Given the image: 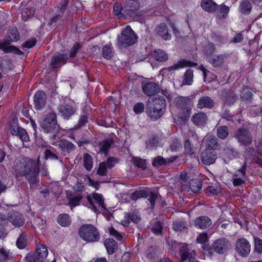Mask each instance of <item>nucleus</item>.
<instances>
[{
  "label": "nucleus",
  "instance_id": "obj_1",
  "mask_svg": "<svg viewBox=\"0 0 262 262\" xmlns=\"http://www.w3.org/2000/svg\"><path fill=\"white\" fill-rule=\"evenodd\" d=\"M39 158L36 162L34 160L26 158L24 159L22 165L16 168L15 171L16 177H25L31 189H36L39 185Z\"/></svg>",
  "mask_w": 262,
  "mask_h": 262
},
{
  "label": "nucleus",
  "instance_id": "obj_2",
  "mask_svg": "<svg viewBox=\"0 0 262 262\" xmlns=\"http://www.w3.org/2000/svg\"><path fill=\"white\" fill-rule=\"evenodd\" d=\"M166 108V100L163 97L156 96L152 101L148 100L145 112L152 120H158L163 115Z\"/></svg>",
  "mask_w": 262,
  "mask_h": 262
},
{
  "label": "nucleus",
  "instance_id": "obj_3",
  "mask_svg": "<svg viewBox=\"0 0 262 262\" xmlns=\"http://www.w3.org/2000/svg\"><path fill=\"white\" fill-rule=\"evenodd\" d=\"M80 237L86 243H96L100 239V233L98 228L91 224L82 225L78 229Z\"/></svg>",
  "mask_w": 262,
  "mask_h": 262
},
{
  "label": "nucleus",
  "instance_id": "obj_4",
  "mask_svg": "<svg viewBox=\"0 0 262 262\" xmlns=\"http://www.w3.org/2000/svg\"><path fill=\"white\" fill-rule=\"evenodd\" d=\"M40 125L42 132L51 134L53 138L56 136L60 128L57 123L56 114L53 112L48 113L41 121Z\"/></svg>",
  "mask_w": 262,
  "mask_h": 262
},
{
  "label": "nucleus",
  "instance_id": "obj_5",
  "mask_svg": "<svg viewBox=\"0 0 262 262\" xmlns=\"http://www.w3.org/2000/svg\"><path fill=\"white\" fill-rule=\"evenodd\" d=\"M138 36L129 26H126L117 37V46L121 49L134 45Z\"/></svg>",
  "mask_w": 262,
  "mask_h": 262
},
{
  "label": "nucleus",
  "instance_id": "obj_6",
  "mask_svg": "<svg viewBox=\"0 0 262 262\" xmlns=\"http://www.w3.org/2000/svg\"><path fill=\"white\" fill-rule=\"evenodd\" d=\"M194 97L193 95L187 97L178 96L174 99L173 102L176 107L184 111L187 118H189L190 116Z\"/></svg>",
  "mask_w": 262,
  "mask_h": 262
},
{
  "label": "nucleus",
  "instance_id": "obj_7",
  "mask_svg": "<svg viewBox=\"0 0 262 262\" xmlns=\"http://www.w3.org/2000/svg\"><path fill=\"white\" fill-rule=\"evenodd\" d=\"M60 115L64 120H69L76 112L77 108L74 102L71 100L61 101L57 107Z\"/></svg>",
  "mask_w": 262,
  "mask_h": 262
},
{
  "label": "nucleus",
  "instance_id": "obj_8",
  "mask_svg": "<svg viewBox=\"0 0 262 262\" xmlns=\"http://www.w3.org/2000/svg\"><path fill=\"white\" fill-rule=\"evenodd\" d=\"M234 137L241 145L245 146L250 145L252 142V137L248 125H243L236 130Z\"/></svg>",
  "mask_w": 262,
  "mask_h": 262
},
{
  "label": "nucleus",
  "instance_id": "obj_9",
  "mask_svg": "<svg viewBox=\"0 0 262 262\" xmlns=\"http://www.w3.org/2000/svg\"><path fill=\"white\" fill-rule=\"evenodd\" d=\"M54 54L51 57L49 66L52 71H56L67 63L69 59V52L65 50Z\"/></svg>",
  "mask_w": 262,
  "mask_h": 262
},
{
  "label": "nucleus",
  "instance_id": "obj_10",
  "mask_svg": "<svg viewBox=\"0 0 262 262\" xmlns=\"http://www.w3.org/2000/svg\"><path fill=\"white\" fill-rule=\"evenodd\" d=\"M180 156L174 155L165 158L161 156H158L152 159L151 165L153 167L159 168L169 167L172 164L176 162Z\"/></svg>",
  "mask_w": 262,
  "mask_h": 262
},
{
  "label": "nucleus",
  "instance_id": "obj_11",
  "mask_svg": "<svg viewBox=\"0 0 262 262\" xmlns=\"http://www.w3.org/2000/svg\"><path fill=\"white\" fill-rule=\"evenodd\" d=\"M231 242L227 238H220L213 242L212 244V248L214 251L220 254L225 253L231 248Z\"/></svg>",
  "mask_w": 262,
  "mask_h": 262
},
{
  "label": "nucleus",
  "instance_id": "obj_12",
  "mask_svg": "<svg viewBox=\"0 0 262 262\" xmlns=\"http://www.w3.org/2000/svg\"><path fill=\"white\" fill-rule=\"evenodd\" d=\"M235 250L239 255L247 257L251 251V245L245 238L237 239L235 243Z\"/></svg>",
  "mask_w": 262,
  "mask_h": 262
},
{
  "label": "nucleus",
  "instance_id": "obj_13",
  "mask_svg": "<svg viewBox=\"0 0 262 262\" xmlns=\"http://www.w3.org/2000/svg\"><path fill=\"white\" fill-rule=\"evenodd\" d=\"M140 3L137 0H128L124 6V14L126 19H131L136 15L140 8Z\"/></svg>",
  "mask_w": 262,
  "mask_h": 262
},
{
  "label": "nucleus",
  "instance_id": "obj_14",
  "mask_svg": "<svg viewBox=\"0 0 262 262\" xmlns=\"http://www.w3.org/2000/svg\"><path fill=\"white\" fill-rule=\"evenodd\" d=\"M181 260L182 262H199L195 257L196 253L194 250L189 249L187 244H185L179 249Z\"/></svg>",
  "mask_w": 262,
  "mask_h": 262
},
{
  "label": "nucleus",
  "instance_id": "obj_15",
  "mask_svg": "<svg viewBox=\"0 0 262 262\" xmlns=\"http://www.w3.org/2000/svg\"><path fill=\"white\" fill-rule=\"evenodd\" d=\"M86 199L95 212H97L98 211L97 207H101L103 209H106L104 199L102 194L96 193L93 194V198L90 195H88Z\"/></svg>",
  "mask_w": 262,
  "mask_h": 262
},
{
  "label": "nucleus",
  "instance_id": "obj_16",
  "mask_svg": "<svg viewBox=\"0 0 262 262\" xmlns=\"http://www.w3.org/2000/svg\"><path fill=\"white\" fill-rule=\"evenodd\" d=\"M8 221L15 227H20L25 224L23 215L17 211H11L8 213Z\"/></svg>",
  "mask_w": 262,
  "mask_h": 262
},
{
  "label": "nucleus",
  "instance_id": "obj_17",
  "mask_svg": "<svg viewBox=\"0 0 262 262\" xmlns=\"http://www.w3.org/2000/svg\"><path fill=\"white\" fill-rule=\"evenodd\" d=\"M217 158V154L214 150L205 149L201 156L202 163L206 165L213 164Z\"/></svg>",
  "mask_w": 262,
  "mask_h": 262
},
{
  "label": "nucleus",
  "instance_id": "obj_18",
  "mask_svg": "<svg viewBox=\"0 0 262 262\" xmlns=\"http://www.w3.org/2000/svg\"><path fill=\"white\" fill-rule=\"evenodd\" d=\"M47 98V97L45 92L41 91L36 92L34 96L35 109L38 111L42 110L46 106Z\"/></svg>",
  "mask_w": 262,
  "mask_h": 262
},
{
  "label": "nucleus",
  "instance_id": "obj_19",
  "mask_svg": "<svg viewBox=\"0 0 262 262\" xmlns=\"http://www.w3.org/2000/svg\"><path fill=\"white\" fill-rule=\"evenodd\" d=\"M58 146L64 156L74 151L76 149V146L73 143L65 139L61 140L58 143Z\"/></svg>",
  "mask_w": 262,
  "mask_h": 262
},
{
  "label": "nucleus",
  "instance_id": "obj_20",
  "mask_svg": "<svg viewBox=\"0 0 262 262\" xmlns=\"http://www.w3.org/2000/svg\"><path fill=\"white\" fill-rule=\"evenodd\" d=\"M142 89L144 93L148 96L155 95L160 91L159 85L152 82H143Z\"/></svg>",
  "mask_w": 262,
  "mask_h": 262
},
{
  "label": "nucleus",
  "instance_id": "obj_21",
  "mask_svg": "<svg viewBox=\"0 0 262 262\" xmlns=\"http://www.w3.org/2000/svg\"><path fill=\"white\" fill-rule=\"evenodd\" d=\"M214 105L215 102L212 98L208 96H202L198 99L196 107L200 110L211 109Z\"/></svg>",
  "mask_w": 262,
  "mask_h": 262
},
{
  "label": "nucleus",
  "instance_id": "obj_22",
  "mask_svg": "<svg viewBox=\"0 0 262 262\" xmlns=\"http://www.w3.org/2000/svg\"><path fill=\"white\" fill-rule=\"evenodd\" d=\"M197 66L198 63H196L188 61L186 59H182L180 60L177 63L174 64L173 66L168 67L165 69L164 70L166 71V72H172L174 71L175 70H178L181 68H183L184 67H194Z\"/></svg>",
  "mask_w": 262,
  "mask_h": 262
},
{
  "label": "nucleus",
  "instance_id": "obj_23",
  "mask_svg": "<svg viewBox=\"0 0 262 262\" xmlns=\"http://www.w3.org/2000/svg\"><path fill=\"white\" fill-rule=\"evenodd\" d=\"M10 132L12 135L18 136L23 142H27L29 140L27 131L21 127L12 125L10 128Z\"/></svg>",
  "mask_w": 262,
  "mask_h": 262
},
{
  "label": "nucleus",
  "instance_id": "obj_24",
  "mask_svg": "<svg viewBox=\"0 0 262 262\" xmlns=\"http://www.w3.org/2000/svg\"><path fill=\"white\" fill-rule=\"evenodd\" d=\"M212 225L211 219L207 216H200L194 220V225L195 227L206 229Z\"/></svg>",
  "mask_w": 262,
  "mask_h": 262
},
{
  "label": "nucleus",
  "instance_id": "obj_25",
  "mask_svg": "<svg viewBox=\"0 0 262 262\" xmlns=\"http://www.w3.org/2000/svg\"><path fill=\"white\" fill-rule=\"evenodd\" d=\"M125 221L123 225L125 227L129 226V223L133 222L138 223L141 221L140 214L138 210L135 209L131 213L125 214Z\"/></svg>",
  "mask_w": 262,
  "mask_h": 262
},
{
  "label": "nucleus",
  "instance_id": "obj_26",
  "mask_svg": "<svg viewBox=\"0 0 262 262\" xmlns=\"http://www.w3.org/2000/svg\"><path fill=\"white\" fill-rule=\"evenodd\" d=\"M226 57V56L225 54L213 55L211 57H207L206 60L213 67L219 68L223 65Z\"/></svg>",
  "mask_w": 262,
  "mask_h": 262
},
{
  "label": "nucleus",
  "instance_id": "obj_27",
  "mask_svg": "<svg viewBox=\"0 0 262 262\" xmlns=\"http://www.w3.org/2000/svg\"><path fill=\"white\" fill-rule=\"evenodd\" d=\"M208 117L204 112H199L194 114L191 117V121L197 126H203L207 123Z\"/></svg>",
  "mask_w": 262,
  "mask_h": 262
},
{
  "label": "nucleus",
  "instance_id": "obj_28",
  "mask_svg": "<svg viewBox=\"0 0 262 262\" xmlns=\"http://www.w3.org/2000/svg\"><path fill=\"white\" fill-rule=\"evenodd\" d=\"M156 31L157 35L164 40H167L171 39V34L169 33L168 27L165 23H161L156 27Z\"/></svg>",
  "mask_w": 262,
  "mask_h": 262
},
{
  "label": "nucleus",
  "instance_id": "obj_29",
  "mask_svg": "<svg viewBox=\"0 0 262 262\" xmlns=\"http://www.w3.org/2000/svg\"><path fill=\"white\" fill-rule=\"evenodd\" d=\"M114 141L113 138H108L102 140L99 143V152L104 154L105 156H107L108 151L114 145Z\"/></svg>",
  "mask_w": 262,
  "mask_h": 262
},
{
  "label": "nucleus",
  "instance_id": "obj_30",
  "mask_svg": "<svg viewBox=\"0 0 262 262\" xmlns=\"http://www.w3.org/2000/svg\"><path fill=\"white\" fill-rule=\"evenodd\" d=\"M201 6L204 10L211 13L215 12L218 7L212 0H202Z\"/></svg>",
  "mask_w": 262,
  "mask_h": 262
},
{
  "label": "nucleus",
  "instance_id": "obj_31",
  "mask_svg": "<svg viewBox=\"0 0 262 262\" xmlns=\"http://www.w3.org/2000/svg\"><path fill=\"white\" fill-rule=\"evenodd\" d=\"M107 253L109 255L114 253L118 249L116 242L113 238H107L104 242Z\"/></svg>",
  "mask_w": 262,
  "mask_h": 262
},
{
  "label": "nucleus",
  "instance_id": "obj_32",
  "mask_svg": "<svg viewBox=\"0 0 262 262\" xmlns=\"http://www.w3.org/2000/svg\"><path fill=\"white\" fill-rule=\"evenodd\" d=\"M144 252L146 257L148 259L154 260L158 257L159 251L156 246H148Z\"/></svg>",
  "mask_w": 262,
  "mask_h": 262
},
{
  "label": "nucleus",
  "instance_id": "obj_33",
  "mask_svg": "<svg viewBox=\"0 0 262 262\" xmlns=\"http://www.w3.org/2000/svg\"><path fill=\"white\" fill-rule=\"evenodd\" d=\"M7 41L6 43L9 42H14L18 41L20 38V35L18 29L16 28H13L10 29L7 33Z\"/></svg>",
  "mask_w": 262,
  "mask_h": 262
},
{
  "label": "nucleus",
  "instance_id": "obj_34",
  "mask_svg": "<svg viewBox=\"0 0 262 262\" xmlns=\"http://www.w3.org/2000/svg\"><path fill=\"white\" fill-rule=\"evenodd\" d=\"M217 139L212 136H210L208 137L206 140V149H210L214 150L215 151L216 149H219L220 147V144L218 143Z\"/></svg>",
  "mask_w": 262,
  "mask_h": 262
},
{
  "label": "nucleus",
  "instance_id": "obj_35",
  "mask_svg": "<svg viewBox=\"0 0 262 262\" xmlns=\"http://www.w3.org/2000/svg\"><path fill=\"white\" fill-rule=\"evenodd\" d=\"M147 194L145 198H147L150 203V206L151 209H154L155 205V202L156 200L161 198V195L159 193L153 192L150 191L148 188H146Z\"/></svg>",
  "mask_w": 262,
  "mask_h": 262
},
{
  "label": "nucleus",
  "instance_id": "obj_36",
  "mask_svg": "<svg viewBox=\"0 0 262 262\" xmlns=\"http://www.w3.org/2000/svg\"><path fill=\"white\" fill-rule=\"evenodd\" d=\"M8 45H9V43L1 42L0 49L5 53H14L18 55L23 54V52L17 47L13 46H8Z\"/></svg>",
  "mask_w": 262,
  "mask_h": 262
},
{
  "label": "nucleus",
  "instance_id": "obj_37",
  "mask_svg": "<svg viewBox=\"0 0 262 262\" xmlns=\"http://www.w3.org/2000/svg\"><path fill=\"white\" fill-rule=\"evenodd\" d=\"M252 10V5L248 0H244L240 3L239 6V12L245 15H249Z\"/></svg>",
  "mask_w": 262,
  "mask_h": 262
},
{
  "label": "nucleus",
  "instance_id": "obj_38",
  "mask_svg": "<svg viewBox=\"0 0 262 262\" xmlns=\"http://www.w3.org/2000/svg\"><path fill=\"white\" fill-rule=\"evenodd\" d=\"M13 258L10 250L5 248H0V262H8Z\"/></svg>",
  "mask_w": 262,
  "mask_h": 262
},
{
  "label": "nucleus",
  "instance_id": "obj_39",
  "mask_svg": "<svg viewBox=\"0 0 262 262\" xmlns=\"http://www.w3.org/2000/svg\"><path fill=\"white\" fill-rule=\"evenodd\" d=\"M202 181L199 179H191L189 182V188L194 193L198 192L202 188Z\"/></svg>",
  "mask_w": 262,
  "mask_h": 262
},
{
  "label": "nucleus",
  "instance_id": "obj_40",
  "mask_svg": "<svg viewBox=\"0 0 262 262\" xmlns=\"http://www.w3.org/2000/svg\"><path fill=\"white\" fill-rule=\"evenodd\" d=\"M69 200V205L71 208L80 205V201L82 199L81 194L73 195L71 194L68 196Z\"/></svg>",
  "mask_w": 262,
  "mask_h": 262
},
{
  "label": "nucleus",
  "instance_id": "obj_41",
  "mask_svg": "<svg viewBox=\"0 0 262 262\" xmlns=\"http://www.w3.org/2000/svg\"><path fill=\"white\" fill-rule=\"evenodd\" d=\"M28 239L27 238V235L25 232H22L16 241V246L19 249H23L26 247Z\"/></svg>",
  "mask_w": 262,
  "mask_h": 262
},
{
  "label": "nucleus",
  "instance_id": "obj_42",
  "mask_svg": "<svg viewBox=\"0 0 262 262\" xmlns=\"http://www.w3.org/2000/svg\"><path fill=\"white\" fill-rule=\"evenodd\" d=\"M193 71L190 69H188L184 73L182 83L183 84L191 85L193 81Z\"/></svg>",
  "mask_w": 262,
  "mask_h": 262
},
{
  "label": "nucleus",
  "instance_id": "obj_43",
  "mask_svg": "<svg viewBox=\"0 0 262 262\" xmlns=\"http://www.w3.org/2000/svg\"><path fill=\"white\" fill-rule=\"evenodd\" d=\"M93 166V158L91 155L85 153L83 155V166L89 171H90Z\"/></svg>",
  "mask_w": 262,
  "mask_h": 262
},
{
  "label": "nucleus",
  "instance_id": "obj_44",
  "mask_svg": "<svg viewBox=\"0 0 262 262\" xmlns=\"http://www.w3.org/2000/svg\"><path fill=\"white\" fill-rule=\"evenodd\" d=\"M217 136L219 138L224 140L229 135V130L225 125L216 127Z\"/></svg>",
  "mask_w": 262,
  "mask_h": 262
},
{
  "label": "nucleus",
  "instance_id": "obj_45",
  "mask_svg": "<svg viewBox=\"0 0 262 262\" xmlns=\"http://www.w3.org/2000/svg\"><path fill=\"white\" fill-rule=\"evenodd\" d=\"M53 150L50 149H46L44 151L45 159H52L59 160V161L62 163V160L61 157H59L56 155L53 151L54 149L52 148Z\"/></svg>",
  "mask_w": 262,
  "mask_h": 262
},
{
  "label": "nucleus",
  "instance_id": "obj_46",
  "mask_svg": "<svg viewBox=\"0 0 262 262\" xmlns=\"http://www.w3.org/2000/svg\"><path fill=\"white\" fill-rule=\"evenodd\" d=\"M155 58L159 61L165 62L168 60V56L166 53L162 50L155 51Z\"/></svg>",
  "mask_w": 262,
  "mask_h": 262
},
{
  "label": "nucleus",
  "instance_id": "obj_47",
  "mask_svg": "<svg viewBox=\"0 0 262 262\" xmlns=\"http://www.w3.org/2000/svg\"><path fill=\"white\" fill-rule=\"evenodd\" d=\"M58 223L62 226L67 227L71 224L70 216L67 214L59 215L57 219Z\"/></svg>",
  "mask_w": 262,
  "mask_h": 262
},
{
  "label": "nucleus",
  "instance_id": "obj_48",
  "mask_svg": "<svg viewBox=\"0 0 262 262\" xmlns=\"http://www.w3.org/2000/svg\"><path fill=\"white\" fill-rule=\"evenodd\" d=\"M187 228L186 223L184 221L177 220L173 222L172 229L176 232H181Z\"/></svg>",
  "mask_w": 262,
  "mask_h": 262
},
{
  "label": "nucleus",
  "instance_id": "obj_49",
  "mask_svg": "<svg viewBox=\"0 0 262 262\" xmlns=\"http://www.w3.org/2000/svg\"><path fill=\"white\" fill-rule=\"evenodd\" d=\"M162 229L163 225L162 223L160 221H155L153 222L152 227H151V230L155 234H161Z\"/></svg>",
  "mask_w": 262,
  "mask_h": 262
},
{
  "label": "nucleus",
  "instance_id": "obj_50",
  "mask_svg": "<svg viewBox=\"0 0 262 262\" xmlns=\"http://www.w3.org/2000/svg\"><path fill=\"white\" fill-rule=\"evenodd\" d=\"M113 13L114 15L117 16L119 18H125L124 14V7L123 8L121 5L118 3L114 5L113 6Z\"/></svg>",
  "mask_w": 262,
  "mask_h": 262
},
{
  "label": "nucleus",
  "instance_id": "obj_51",
  "mask_svg": "<svg viewBox=\"0 0 262 262\" xmlns=\"http://www.w3.org/2000/svg\"><path fill=\"white\" fill-rule=\"evenodd\" d=\"M184 147L185 154L190 156H192L194 155L193 146L189 139H187L185 140Z\"/></svg>",
  "mask_w": 262,
  "mask_h": 262
},
{
  "label": "nucleus",
  "instance_id": "obj_52",
  "mask_svg": "<svg viewBox=\"0 0 262 262\" xmlns=\"http://www.w3.org/2000/svg\"><path fill=\"white\" fill-rule=\"evenodd\" d=\"M215 50V47L214 43L209 42L208 44L204 47V52L205 54L206 58L207 57H211Z\"/></svg>",
  "mask_w": 262,
  "mask_h": 262
},
{
  "label": "nucleus",
  "instance_id": "obj_53",
  "mask_svg": "<svg viewBox=\"0 0 262 262\" xmlns=\"http://www.w3.org/2000/svg\"><path fill=\"white\" fill-rule=\"evenodd\" d=\"M102 56L103 58L107 60H110L113 57V52L112 48L109 45H106L103 47Z\"/></svg>",
  "mask_w": 262,
  "mask_h": 262
},
{
  "label": "nucleus",
  "instance_id": "obj_54",
  "mask_svg": "<svg viewBox=\"0 0 262 262\" xmlns=\"http://www.w3.org/2000/svg\"><path fill=\"white\" fill-rule=\"evenodd\" d=\"M147 194L146 188L140 190H136L132 193L130 198L133 200H137L141 198H145Z\"/></svg>",
  "mask_w": 262,
  "mask_h": 262
},
{
  "label": "nucleus",
  "instance_id": "obj_55",
  "mask_svg": "<svg viewBox=\"0 0 262 262\" xmlns=\"http://www.w3.org/2000/svg\"><path fill=\"white\" fill-rule=\"evenodd\" d=\"M241 98L243 101L250 102L253 98V93L247 89H244L241 95Z\"/></svg>",
  "mask_w": 262,
  "mask_h": 262
},
{
  "label": "nucleus",
  "instance_id": "obj_56",
  "mask_svg": "<svg viewBox=\"0 0 262 262\" xmlns=\"http://www.w3.org/2000/svg\"><path fill=\"white\" fill-rule=\"evenodd\" d=\"M182 147V144L180 140L178 138L172 139L169 145V149L172 152H176Z\"/></svg>",
  "mask_w": 262,
  "mask_h": 262
},
{
  "label": "nucleus",
  "instance_id": "obj_57",
  "mask_svg": "<svg viewBox=\"0 0 262 262\" xmlns=\"http://www.w3.org/2000/svg\"><path fill=\"white\" fill-rule=\"evenodd\" d=\"M254 252L258 254H262V239L254 236Z\"/></svg>",
  "mask_w": 262,
  "mask_h": 262
},
{
  "label": "nucleus",
  "instance_id": "obj_58",
  "mask_svg": "<svg viewBox=\"0 0 262 262\" xmlns=\"http://www.w3.org/2000/svg\"><path fill=\"white\" fill-rule=\"evenodd\" d=\"M202 71L203 73V77L205 81H207V82L209 83L215 79L216 76L207 69L203 68Z\"/></svg>",
  "mask_w": 262,
  "mask_h": 262
},
{
  "label": "nucleus",
  "instance_id": "obj_59",
  "mask_svg": "<svg viewBox=\"0 0 262 262\" xmlns=\"http://www.w3.org/2000/svg\"><path fill=\"white\" fill-rule=\"evenodd\" d=\"M82 48V46L78 42L74 43L69 53V58H73L76 56L77 53Z\"/></svg>",
  "mask_w": 262,
  "mask_h": 262
},
{
  "label": "nucleus",
  "instance_id": "obj_60",
  "mask_svg": "<svg viewBox=\"0 0 262 262\" xmlns=\"http://www.w3.org/2000/svg\"><path fill=\"white\" fill-rule=\"evenodd\" d=\"M219 16L220 18H225L228 15L229 11V7L224 4H222L220 6L219 8L217 9Z\"/></svg>",
  "mask_w": 262,
  "mask_h": 262
},
{
  "label": "nucleus",
  "instance_id": "obj_61",
  "mask_svg": "<svg viewBox=\"0 0 262 262\" xmlns=\"http://www.w3.org/2000/svg\"><path fill=\"white\" fill-rule=\"evenodd\" d=\"M237 97L233 92L229 93L225 99V103L228 105H233L237 100Z\"/></svg>",
  "mask_w": 262,
  "mask_h": 262
},
{
  "label": "nucleus",
  "instance_id": "obj_62",
  "mask_svg": "<svg viewBox=\"0 0 262 262\" xmlns=\"http://www.w3.org/2000/svg\"><path fill=\"white\" fill-rule=\"evenodd\" d=\"M221 192V190L216 185L213 184L209 186L206 189V193H210L213 195H217Z\"/></svg>",
  "mask_w": 262,
  "mask_h": 262
},
{
  "label": "nucleus",
  "instance_id": "obj_63",
  "mask_svg": "<svg viewBox=\"0 0 262 262\" xmlns=\"http://www.w3.org/2000/svg\"><path fill=\"white\" fill-rule=\"evenodd\" d=\"M134 164L143 169H145L146 168V160L142 159L140 158H134L133 159Z\"/></svg>",
  "mask_w": 262,
  "mask_h": 262
},
{
  "label": "nucleus",
  "instance_id": "obj_64",
  "mask_svg": "<svg viewBox=\"0 0 262 262\" xmlns=\"http://www.w3.org/2000/svg\"><path fill=\"white\" fill-rule=\"evenodd\" d=\"M196 242L202 245L206 244L209 241L208 234L206 232H203L199 234L196 238Z\"/></svg>",
  "mask_w": 262,
  "mask_h": 262
}]
</instances>
